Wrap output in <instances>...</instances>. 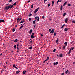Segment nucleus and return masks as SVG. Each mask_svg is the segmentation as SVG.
Masks as SVG:
<instances>
[{
    "instance_id": "1",
    "label": "nucleus",
    "mask_w": 75,
    "mask_h": 75,
    "mask_svg": "<svg viewBox=\"0 0 75 75\" xmlns=\"http://www.w3.org/2000/svg\"><path fill=\"white\" fill-rule=\"evenodd\" d=\"M10 6H11V5H10V6H6V7H5L4 9L6 11H7V10H9L10 7Z\"/></svg>"
},
{
    "instance_id": "2",
    "label": "nucleus",
    "mask_w": 75,
    "mask_h": 75,
    "mask_svg": "<svg viewBox=\"0 0 75 75\" xmlns=\"http://www.w3.org/2000/svg\"><path fill=\"white\" fill-rule=\"evenodd\" d=\"M17 52H19V43L18 42L17 44Z\"/></svg>"
},
{
    "instance_id": "3",
    "label": "nucleus",
    "mask_w": 75,
    "mask_h": 75,
    "mask_svg": "<svg viewBox=\"0 0 75 75\" xmlns=\"http://www.w3.org/2000/svg\"><path fill=\"white\" fill-rule=\"evenodd\" d=\"M28 49H29V50H31V49L33 48V47L31 45H29L28 46Z\"/></svg>"
},
{
    "instance_id": "4",
    "label": "nucleus",
    "mask_w": 75,
    "mask_h": 75,
    "mask_svg": "<svg viewBox=\"0 0 75 75\" xmlns=\"http://www.w3.org/2000/svg\"><path fill=\"white\" fill-rule=\"evenodd\" d=\"M39 10V7H38L37 9H36L34 12V13H37Z\"/></svg>"
},
{
    "instance_id": "5",
    "label": "nucleus",
    "mask_w": 75,
    "mask_h": 75,
    "mask_svg": "<svg viewBox=\"0 0 75 75\" xmlns=\"http://www.w3.org/2000/svg\"><path fill=\"white\" fill-rule=\"evenodd\" d=\"M34 32H33L31 35V38H34Z\"/></svg>"
},
{
    "instance_id": "6",
    "label": "nucleus",
    "mask_w": 75,
    "mask_h": 75,
    "mask_svg": "<svg viewBox=\"0 0 75 75\" xmlns=\"http://www.w3.org/2000/svg\"><path fill=\"white\" fill-rule=\"evenodd\" d=\"M54 32V29H52V30L51 32H50V34H51V33H52V34H53Z\"/></svg>"
},
{
    "instance_id": "7",
    "label": "nucleus",
    "mask_w": 75,
    "mask_h": 75,
    "mask_svg": "<svg viewBox=\"0 0 75 75\" xmlns=\"http://www.w3.org/2000/svg\"><path fill=\"white\" fill-rule=\"evenodd\" d=\"M60 57L61 58L63 57V54L62 53H61L59 55V57Z\"/></svg>"
},
{
    "instance_id": "8",
    "label": "nucleus",
    "mask_w": 75,
    "mask_h": 75,
    "mask_svg": "<svg viewBox=\"0 0 75 75\" xmlns=\"http://www.w3.org/2000/svg\"><path fill=\"white\" fill-rule=\"evenodd\" d=\"M3 22H4V20L3 19H0V24L1 23H2Z\"/></svg>"
},
{
    "instance_id": "9",
    "label": "nucleus",
    "mask_w": 75,
    "mask_h": 75,
    "mask_svg": "<svg viewBox=\"0 0 75 75\" xmlns=\"http://www.w3.org/2000/svg\"><path fill=\"white\" fill-rule=\"evenodd\" d=\"M68 18H66L65 20V23H67V21H68Z\"/></svg>"
},
{
    "instance_id": "10",
    "label": "nucleus",
    "mask_w": 75,
    "mask_h": 75,
    "mask_svg": "<svg viewBox=\"0 0 75 75\" xmlns=\"http://www.w3.org/2000/svg\"><path fill=\"white\" fill-rule=\"evenodd\" d=\"M63 6L62 5H61L60 8V10H62Z\"/></svg>"
},
{
    "instance_id": "11",
    "label": "nucleus",
    "mask_w": 75,
    "mask_h": 75,
    "mask_svg": "<svg viewBox=\"0 0 75 75\" xmlns=\"http://www.w3.org/2000/svg\"><path fill=\"white\" fill-rule=\"evenodd\" d=\"M32 32H33V30L32 29H31L29 31V33L30 34H31Z\"/></svg>"
},
{
    "instance_id": "12",
    "label": "nucleus",
    "mask_w": 75,
    "mask_h": 75,
    "mask_svg": "<svg viewBox=\"0 0 75 75\" xmlns=\"http://www.w3.org/2000/svg\"><path fill=\"white\" fill-rule=\"evenodd\" d=\"M24 20H23V21H21L20 22V24H22V23H24Z\"/></svg>"
},
{
    "instance_id": "13",
    "label": "nucleus",
    "mask_w": 75,
    "mask_h": 75,
    "mask_svg": "<svg viewBox=\"0 0 75 75\" xmlns=\"http://www.w3.org/2000/svg\"><path fill=\"white\" fill-rule=\"evenodd\" d=\"M11 6H10V9H11V8H13V5H11Z\"/></svg>"
},
{
    "instance_id": "14",
    "label": "nucleus",
    "mask_w": 75,
    "mask_h": 75,
    "mask_svg": "<svg viewBox=\"0 0 75 75\" xmlns=\"http://www.w3.org/2000/svg\"><path fill=\"white\" fill-rule=\"evenodd\" d=\"M52 6H53L54 4V1H52Z\"/></svg>"
},
{
    "instance_id": "15",
    "label": "nucleus",
    "mask_w": 75,
    "mask_h": 75,
    "mask_svg": "<svg viewBox=\"0 0 75 75\" xmlns=\"http://www.w3.org/2000/svg\"><path fill=\"white\" fill-rule=\"evenodd\" d=\"M71 49H70L69 50V52H68L67 54H70L71 53Z\"/></svg>"
},
{
    "instance_id": "16",
    "label": "nucleus",
    "mask_w": 75,
    "mask_h": 75,
    "mask_svg": "<svg viewBox=\"0 0 75 75\" xmlns=\"http://www.w3.org/2000/svg\"><path fill=\"white\" fill-rule=\"evenodd\" d=\"M56 42L57 43V42H58V38H57V40L56 41Z\"/></svg>"
},
{
    "instance_id": "17",
    "label": "nucleus",
    "mask_w": 75,
    "mask_h": 75,
    "mask_svg": "<svg viewBox=\"0 0 75 75\" xmlns=\"http://www.w3.org/2000/svg\"><path fill=\"white\" fill-rule=\"evenodd\" d=\"M69 71L68 70H67L65 72L66 74H67V73H68L69 72Z\"/></svg>"
},
{
    "instance_id": "18",
    "label": "nucleus",
    "mask_w": 75,
    "mask_h": 75,
    "mask_svg": "<svg viewBox=\"0 0 75 75\" xmlns=\"http://www.w3.org/2000/svg\"><path fill=\"white\" fill-rule=\"evenodd\" d=\"M68 44V43L67 42H66L65 43H64V44L65 45V46H67V44Z\"/></svg>"
},
{
    "instance_id": "19",
    "label": "nucleus",
    "mask_w": 75,
    "mask_h": 75,
    "mask_svg": "<svg viewBox=\"0 0 75 75\" xmlns=\"http://www.w3.org/2000/svg\"><path fill=\"white\" fill-rule=\"evenodd\" d=\"M26 73V71L25 70L24 71H23V74L24 75V74H25Z\"/></svg>"
},
{
    "instance_id": "20",
    "label": "nucleus",
    "mask_w": 75,
    "mask_h": 75,
    "mask_svg": "<svg viewBox=\"0 0 75 75\" xmlns=\"http://www.w3.org/2000/svg\"><path fill=\"white\" fill-rule=\"evenodd\" d=\"M18 41V40L17 39H15L14 41V42H17V41Z\"/></svg>"
},
{
    "instance_id": "21",
    "label": "nucleus",
    "mask_w": 75,
    "mask_h": 75,
    "mask_svg": "<svg viewBox=\"0 0 75 75\" xmlns=\"http://www.w3.org/2000/svg\"><path fill=\"white\" fill-rule=\"evenodd\" d=\"M65 31H68V28H65L64 29Z\"/></svg>"
},
{
    "instance_id": "22",
    "label": "nucleus",
    "mask_w": 75,
    "mask_h": 75,
    "mask_svg": "<svg viewBox=\"0 0 75 75\" xmlns=\"http://www.w3.org/2000/svg\"><path fill=\"white\" fill-rule=\"evenodd\" d=\"M35 21H36V20H35L33 21V24H35Z\"/></svg>"
},
{
    "instance_id": "23",
    "label": "nucleus",
    "mask_w": 75,
    "mask_h": 75,
    "mask_svg": "<svg viewBox=\"0 0 75 75\" xmlns=\"http://www.w3.org/2000/svg\"><path fill=\"white\" fill-rule=\"evenodd\" d=\"M65 25V24H64L63 26L61 27V28H63L64 27V26Z\"/></svg>"
},
{
    "instance_id": "24",
    "label": "nucleus",
    "mask_w": 75,
    "mask_h": 75,
    "mask_svg": "<svg viewBox=\"0 0 75 75\" xmlns=\"http://www.w3.org/2000/svg\"><path fill=\"white\" fill-rule=\"evenodd\" d=\"M19 72H20V71L18 70V71H17L16 72V74H17L18 73H19Z\"/></svg>"
},
{
    "instance_id": "25",
    "label": "nucleus",
    "mask_w": 75,
    "mask_h": 75,
    "mask_svg": "<svg viewBox=\"0 0 75 75\" xmlns=\"http://www.w3.org/2000/svg\"><path fill=\"white\" fill-rule=\"evenodd\" d=\"M23 27L22 26H21L19 28V30H21V29H22V28Z\"/></svg>"
},
{
    "instance_id": "26",
    "label": "nucleus",
    "mask_w": 75,
    "mask_h": 75,
    "mask_svg": "<svg viewBox=\"0 0 75 75\" xmlns=\"http://www.w3.org/2000/svg\"><path fill=\"white\" fill-rule=\"evenodd\" d=\"M15 30H16V29L14 28V29H12V31L13 32H14V31H15Z\"/></svg>"
},
{
    "instance_id": "27",
    "label": "nucleus",
    "mask_w": 75,
    "mask_h": 75,
    "mask_svg": "<svg viewBox=\"0 0 75 75\" xmlns=\"http://www.w3.org/2000/svg\"><path fill=\"white\" fill-rule=\"evenodd\" d=\"M66 4H67V2H65L64 4L63 5V6H65V5H66Z\"/></svg>"
},
{
    "instance_id": "28",
    "label": "nucleus",
    "mask_w": 75,
    "mask_h": 75,
    "mask_svg": "<svg viewBox=\"0 0 75 75\" xmlns=\"http://www.w3.org/2000/svg\"><path fill=\"white\" fill-rule=\"evenodd\" d=\"M65 15H66V13H64L63 14V16L65 17Z\"/></svg>"
},
{
    "instance_id": "29",
    "label": "nucleus",
    "mask_w": 75,
    "mask_h": 75,
    "mask_svg": "<svg viewBox=\"0 0 75 75\" xmlns=\"http://www.w3.org/2000/svg\"><path fill=\"white\" fill-rule=\"evenodd\" d=\"M66 47V46H64L63 47V48L64 50H65V49Z\"/></svg>"
},
{
    "instance_id": "30",
    "label": "nucleus",
    "mask_w": 75,
    "mask_h": 75,
    "mask_svg": "<svg viewBox=\"0 0 75 75\" xmlns=\"http://www.w3.org/2000/svg\"><path fill=\"white\" fill-rule=\"evenodd\" d=\"M74 41H73V42H71V44L72 45H74Z\"/></svg>"
},
{
    "instance_id": "31",
    "label": "nucleus",
    "mask_w": 75,
    "mask_h": 75,
    "mask_svg": "<svg viewBox=\"0 0 75 75\" xmlns=\"http://www.w3.org/2000/svg\"><path fill=\"white\" fill-rule=\"evenodd\" d=\"M33 7H34V6H33V4H32L31 5V8H33Z\"/></svg>"
},
{
    "instance_id": "32",
    "label": "nucleus",
    "mask_w": 75,
    "mask_h": 75,
    "mask_svg": "<svg viewBox=\"0 0 75 75\" xmlns=\"http://www.w3.org/2000/svg\"><path fill=\"white\" fill-rule=\"evenodd\" d=\"M17 48V47L16 46V45H15L14 46V48L15 49H16Z\"/></svg>"
},
{
    "instance_id": "33",
    "label": "nucleus",
    "mask_w": 75,
    "mask_h": 75,
    "mask_svg": "<svg viewBox=\"0 0 75 75\" xmlns=\"http://www.w3.org/2000/svg\"><path fill=\"white\" fill-rule=\"evenodd\" d=\"M55 51H56V49H54V50H53V52H55Z\"/></svg>"
},
{
    "instance_id": "34",
    "label": "nucleus",
    "mask_w": 75,
    "mask_h": 75,
    "mask_svg": "<svg viewBox=\"0 0 75 75\" xmlns=\"http://www.w3.org/2000/svg\"><path fill=\"white\" fill-rule=\"evenodd\" d=\"M38 17L37 16H36L35 17V20H37L38 19Z\"/></svg>"
},
{
    "instance_id": "35",
    "label": "nucleus",
    "mask_w": 75,
    "mask_h": 75,
    "mask_svg": "<svg viewBox=\"0 0 75 75\" xmlns=\"http://www.w3.org/2000/svg\"><path fill=\"white\" fill-rule=\"evenodd\" d=\"M31 16H32V14H30L28 16V17H31Z\"/></svg>"
},
{
    "instance_id": "36",
    "label": "nucleus",
    "mask_w": 75,
    "mask_h": 75,
    "mask_svg": "<svg viewBox=\"0 0 75 75\" xmlns=\"http://www.w3.org/2000/svg\"><path fill=\"white\" fill-rule=\"evenodd\" d=\"M47 61H48V60H49V57H47Z\"/></svg>"
},
{
    "instance_id": "37",
    "label": "nucleus",
    "mask_w": 75,
    "mask_h": 75,
    "mask_svg": "<svg viewBox=\"0 0 75 75\" xmlns=\"http://www.w3.org/2000/svg\"><path fill=\"white\" fill-rule=\"evenodd\" d=\"M70 49H71V50H74V47H71Z\"/></svg>"
},
{
    "instance_id": "38",
    "label": "nucleus",
    "mask_w": 75,
    "mask_h": 75,
    "mask_svg": "<svg viewBox=\"0 0 75 75\" xmlns=\"http://www.w3.org/2000/svg\"><path fill=\"white\" fill-rule=\"evenodd\" d=\"M72 22L73 23H74V24H75V21H73Z\"/></svg>"
},
{
    "instance_id": "39",
    "label": "nucleus",
    "mask_w": 75,
    "mask_h": 75,
    "mask_svg": "<svg viewBox=\"0 0 75 75\" xmlns=\"http://www.w3.org/2000/svg\"><path fill=\"white\" fill-rule=\"evenodd\" d=\"M42 18L43 19H44V18H45V17H44V16H42Z\"/></svg>"
},
{
    "instance_id": "40",
    "label": "nucleus",
    "mask_w": 75,
    "mask_h": 75,
    "mask_svg": "<svg viewBox=\"0 0 75 75\" xmlns=\"http://www.w3.org/2000/svg\"><path fill=\"white\" fill-rule=\"evenodd\" d=\"M49 20H50V21H51V18H50V17H49Z\"/></svg>"
},
{
    "instance_id": "41",
    "label": "nucleus",
    "mask_w": 75,
    "mask_h": 75,
    "mask_svg": "<svg viewBox=\"0 0 75 75\" xmlns=\"http://www.w3.org/2000/svg\"><path fill=\"white\" fill-rule=\"evenodd\" d=\"M12 2V0H10L9 1V3H11V2Z\"/></svg>"
},
{
    "instance_id": "42",
    "label": "nucleus",
    "mask_w": 75,
    "mask_h": 75,
    "mask_svg": "<svg viewBox=\"0 0 75 75\" xmlns=\"http://www.w3.org/2000/svg\"><path fill=\"white\" fill-rule=\"evenodd\" d=\"M54 35L55 37V36H56V32H54Z\"/></svg>"
},
{
    "instance_id": "43",
    "label": "nucleus",
    "mask_w": 75,
    "mask_h": 75,
    "mask_svg": "<svg viewBox=\"0 0 75 75\" xmlns=\"http://www.w3.org/2000/svg\"><path fill=\"white\" fill-rule=\"evenodd\" d=\"M58 62H56V65H58Z\"/></svg>"
},
{
    "instance_id": "44",
    "label": "nucleus",
    "mask_w": 75,
    "mask_h": 75,
    "mask_svg": "<svg viewBox=\"0 0 75 75\" xmlns=\"http://www.w3.org/2000/svg\"><path fill=\"white\" fill-rule=\"evenodd\" d=\"M30 44L33 43V41L32 40L30 41Z\"/></svg>"
},
{
    "instance_id": "45",
    "label": "nucleus",
    "mask_w": 75,
    "mask_h": 75,
    "mask_svg": "<svg viewBox=\"0 0 75 75\" xmlns=\"http://www.w3.org/2000/svg\"><path fill=\"white\" fill-rule=\"evenodd\" d=\"M16 4V2H15L14 4H13V6H15Z\"/></svg>"
},
{
    "instance_id": "46",
    "label": "nucleus",
    "mask_w": 75,
    "mask_h": 75,
    "mask_svg": "<svg viewBox=\"0 0 75 75\" xmlns=\"http://www.w3.org/2000/svg\"><path fill=\"white\" fill-rule=\"evenodd\" d=\"M40 20V18H39V17H38V21H39Z\"/></svg>"
},
{
    "instance_id": "47",
    "label": "nucleus",
    "mask_w": 75,
    "mask_h": 75,
    "mask_svg": "<svg viewBox=\"0 0 75 75\" xmlns=\"http://www.w3.org/2000/svg\"><path fill=\"white\" fill-rule=\"evenodd\" d=\"M54 65H56V63L55 62H54L53 63Z\"/></svg>"
},
{
    "instance_id": "48",
    "label": "nucleus",
    "mask_w": 75,
    "mask_h": 75,
    "mask_svg": "<svg viewBox=\"0 0 75 75\" xmlns=\"http://www.w3.org/2000/svg\"><path fill=\"white\" fill-rule=\"evenodd\" d=\"M41 36L42 37H43V34L42 33L41 34Z\"/></svg>"
},
{
    "instance_id": "49",
    "label": "nucleus",
    "mask_w": 75,
    "mask_h": 75,
    "mask_svg": "<svg viewBox=\"0 0 75 75\" xmlns=\"http://www.w3.org/2000/svg\"><path fill=\"white\" fill-rule=\"evenodd\" d=\"M31 21V18H29V21Z\"/></svg>"
},
{
    "instance_id": "50",
    "label": "nucleus",
    "mask_w": 75,
    "mask_h": 75,
    "mask_svg": "<svg viewBox=\"0 0 75 75\" xmlns=\"http://www.w3.org/2000/svg\"><path fill=\"white\" fill-rule=\"evenodd\" d=\"M14 68H16V69H18V68L16 66H15Z\"/></svg>"
},
{
    "instance_id": "51",
    "label": "nucleus",
    "mask_w": 75,
    "mask_h": 75,
    "mask_svg": "<svg viewBox=\"0 0 75 75\" xmlns=\"http://www.w3.org/2000/svg\"><path fill=\"white\" fill-rule=\"evenodd\" d=\"M3 71H4V70L3 69V70H2V71H1V73H2V72H3Z\"/></svg>"
},
{
    "instance_id": "52",
    "label": "nucleus",
    "mask_w": 75,
    "mask_h": 75,
    "mask_svg": "<svg viewBox=\"0 0 75 75\" xmlns=\"http://www.w3.org/2000/svg\"><path fill=\"white\" fill-rule=\"evenodd\" d=\"M13 67L14 68L16 67V65L15 64H13Z\"/></svg>"
},
{
    "instance_id": "53",
    "label": "nucleus",
    "mask_w": 75,
    "mask_h": 75,
    "mask_svg": "<svg viewBox=\"0 0 75 75\" xmlns=\"http://www.w3.org/2000/svg\"><path fill=\"white\" fill-rule=\"evenodd\" d=\"M59 0H58L57 1V4H58V3L59 2Z\"/></svg>"
},
{
    "instance_id": "54",
    "label": "nucleus",
    "mask_w": 75,
    "mask_h": 75,
    "mask_svg": "<svg viewBox=\"0 0 75 75\" xmlns=\"http://www.w3.org/2000/svg\"><path fill=\"white\" fill-rule=\"evenodd\" d=\"M49 32H50L51 31V29H49Z\"/></svg>"
},
{
    "instance_id": "55",
    "label": "nucleus",
    "mask_w": 75,
    "mask_h": 75,
    "mask_svg": "<svg viewBox=\"0 0 75 75\" xmlns=\"http://www.w3.org/2000/svg\"><path fill=\"white\" fill-rule=\"evenodd\" d=\"M68 6H71V4H68Z\"/></svg>"
},
{
    "instance_id": "56",
    "label": "nucleus",
    "mask_w": 75,
    "mask_h": 75,
    "mask_svg": "<svg viewBox=\"0 0 75 75\" xmlns=\"http://www.w3.org/2000/svg\"><path fill=\"white\" fill-rule=\"evenodd\" d=\"M20 22V20H18V21H17V23H19V22Z\"/></svg>"
},
{
    "instance_id": "57",
    "label": "nucleus",
    "mask_w": 75,
    "mask_h": 75,
    "mask_svg": "<svg viewBox=\"0 0 75 75\" xmlns=\"http://www.w3.org/2000/svg\"><path fill=\"white\" fill-rule=\"evenodd\" d=\"M62 1V0H60L59 1V2H61Z\"/></svg>"
},
{
    "instance_id": "58",
    "label": "nucleus",
    "mask_w": 75,
    "mask_h": 75,
    "mask_svg": "<svg viewBox=\"0 0 75 75\" xmlns=\"http://www.w3.org/2000/svg\"><path fill=\"white\" fill-rule=\"evenodd\" d=\"M30 1H30V0H29L28 1V3H29V2H30Z\"/></svg>"
},
{
    "instance_id": "59",
    "label": "nucleus",
    "mask_w": 75,
    "mask_h": 75,
    "mask_svg": "<svg viewBox=\"0 0 75 75\" xmlns=\"http://www.w3.org/2000/svg\"><path fill=\"white\" fill-rule=\"evenodd\" d=\"M64 75V73H63L61 75Z\"/></svg>"
},
{
    "instance_id": "60",
    "label": "nucleus",
    "mask_w": 75,
    "mask_h": 75,
    "mask_svg": "<svg viewBox=\"0 0 75 75\" xmlns=\"http://www.w3.org/2000/svg\"><path fill=\"white\" fill-rule=\"evenodd\" d=\"M48 7H50V4H48Z\"/></svg>"
},
{
    "instance_id": "61",
    "label": "nucleus",
    "mask_w": 75,
    "mask_h": 75,
    "mask_svg": "<svg viewBox=\"0 0 75 75\" xmlns=\"http://www.w3.org/2000/svg\"><path fill=\"white\" fill-rule=\"evenodd\" d=\"M17 21H18V20H19V18H18V19H17Z\"/></svg>"
},
{
    "instance_id": "62",
    "label": "nucleus",
    "mask_w": 75,
    "mask_h": 75,
    "mask_svg": "<svg viewBox=\"0 0 75 75\" xmlns=\"http://www.w3.org/2000/svg\"><path fill=\"white\" fill-rule=\"evenodd\" d=\"M21 19H22L21 18H20V19H19V21H20V20H21Z\"/></svg>"
},
{
    "instance_id": "63",
    "label": "nucleus",
    "mask_w": 75,
    "mask_h": 75,
    "mask_svg": "<svg viewBox=\"0 0 75 75\" xmlns=\"http://www.w3.org/2000/svg\"><path fill=\"white\" fill-rule=\"evenodd\" d=\"M2 54H3L2 53H1L0 54V56H1L2 55Z\"/></svg>"
},
{
    "instance_id": "64",
    "label": "nucleus",
    "mask_w": 75,
    "mask_h": 75,
    "mask_svg": "<svg viewBox=\"0 0 75 75\" xmlns=\"http://www.w3.org/2000/svg\"><path fill=\"white\" fill-rule=\"evenodd\" d=\"M24 24H25V23H24V24H23L22 25V26L23 27V26H24Z\"/></svg>"
}]
</instances>
